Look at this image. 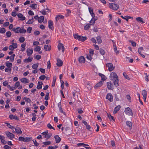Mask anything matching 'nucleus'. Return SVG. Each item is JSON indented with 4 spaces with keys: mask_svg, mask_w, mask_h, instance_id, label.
<instances>
[{
    "mask_svg": "<svg viewBox=\"0 0 149 149\" xmlns=\"http://www.w3.org/2000/svg\"><path fill=\"white\" fill-rule=\"evenodd\" d=\"M113 84H114L116 87H117L118 86V79H116L113 80Z\"/></svg>",
    "mask_w": 149,
    "mask_h": 149,
    "instance_id": "obj_32",
    "label": "nucleus"
},
{
    "mask_svg": "<svg viewBox=\"0 0 149 149\" xmlns=\"http://www.w3.org/2000/svg\"><path fill=\"white\" fill-rule=\"evenodd\" d=\"M99 76L101 77L102 80H103V81H104L106 79L107 77L104 74L101 73H99Z\"/></svg>",
    "mask_w": 149,
    "mask_h": 149,
    "instance_id": "obj_34",
    "label": "nucleus"
},
{
    "mask_svg": "<svg viewBox=\"0 0 149 149\" xmlns=\"http://www.w3.org/2000/svg\"><path fill=\"white\" fill-rule=\"evenodd\" d=\"M32 139V138L31 137H26L24 138V142H27L31 141Z\"/></svg>",
    "mask_w": 149,
    "mask_h": 149,
    "instance_id": "obj_38",
    "label": "nucleus"
},
{
    "mask_svg": "<svg viewBox=\"0 0 149 149\" xmlns=\"http://www.w3.org/2000/svg\"><path fill=\"white\" fill-rule=\"evenodd\" d=\"M17 17L20 18L19 20L21 21H23L25 19V17L21 13H19L17 15Z\"/></svg>",
    "mask_w": 149,
    "mask_h": 149,
    "instance_id": "obj_16",
    "label": "nucleus"
},
{
    "mask_svg": "<svg viewBox=\"0 0 149 149\" xmlns=\"http://www.w3.org/2000/svg\"><path fill=\"white\" fill-rule=\"evenodd\" d=\"M14 129H15V131L13 130L12 131L13 133H15L16 132L18 134H21L22 133V131L20 128L18 127L15 128Z\"/></svg>",
    "mask_w": 149,
    "mask_h": 149,
    "instance_id": "obj_10",
    "label": "nucleus"
},
{
    "mask_svg": "<svg viewBox=\"0 0 149 149\" xmlns=\"http://www.w3.org/2000/svg\"><path fill=\"white\" fill-rule=\"evenodd\" d=\"M107 88L109 90H112L113 89V85L111 82H108L107 83Z\"/></svg>",
    "mask_w": 149,
    "mask_h": 149,
    "instance_id": "obj_13",
    "label": "nucleus"
},
{
    "mask_svg": "<svg viewBox=\"0 0 149 149\" xmlns=\"http://www.w3.org/2000/svg\"><path fill=\"white\" fill-rule=\"evenodd\" d=\"M129 42H131L132 44V45L133 47H136V43L131 40H129Z\"/></svg>",
    "mask_w": 149,
    "mask_h": 149,
    "instance_id": "obj_57",
    "label": "nucleus"
},
{
    "mask_svg": "<svg viewBox=\"0 0 149 149\" xmlns=\"http://www.w3.org/2000/svg\"><path fill=\"white\" fill-rule=\"evenodd\" d=\"M6 65L7 68L12 69V64L11 63L7 62L6 63Z\"/></svg>",
    "mask_w": 149,
    "mask_h": 149,
    "instance_id": "obj_30",
    "label": "nucleus"
},
{
    "mask_svg": "<svg viewBox=\"0 0 149 149\" xmlns=\"http://www.w3.org/2000/svg\"><path fill=\"white\" fill-rule=\"evenodd\" d=\"M100 53L102 55H104L105 53V51L102 49H100Z\"/></svg>",
    "mask_w": 149,
    "mask_h": 149,
    "instance_id": "obj_50",
    "label": "nucleus"
},
{
    "mask_svg": "<svg viewBox=\"0 0 149 149\" xmlns=\"http://www.w3.org/2000/svg\"><path fill=\"white\" fill-rule=\"evenodd\" d=\"M123 75L125 78H126V79H127L128 80H130V78L128 76L127 74L125 72H123Z\"/></svg>",
    "mask_w": 149,
    "mask_h": 149,
    "instance_id": "obj_39",
    "label": "nucleus"
},
{
    "mask_svg": "<svg viewBox=\"0 0 149 149\" xmlns=\"http://www.w3.org/2000/svg\"><path fill=\"white\" fill-rule=\"evenodd\" d=\"M106 98L109 100L110 102H112L113 100V96L110 93L107 94L106 96Z\"/></svg>",
    "mask_w": 149,
    "mask_h": 149,
    "instance_id": "obj_8",
    "label": "nucleus"
},
{
    "mask_svg": "<svg viewBox=\"0 0 149 149\" xmlns=\"http://www.w3.org/2000/svg\"><path fill=\"white\" fill-rule=\"evenodd\" d=\"M113 46L114 52L116 53V54H118L119 53V52L117 50V47L115 44H113Z\"/></svg>",
    "mask_w": 149,
    "mask_h": 149,
    "instance_id": "obj_35",
    "label": "nucleus"
},
{
    "mask_svg": "<svg viewBox=\"0 0 149 149\" xmlns=\"http://www.w3.org/2000/svg\"><path fill=\"white\" fill-rule=\"evenodd\" d=\"M64 17L61 15H57L55 17L56 21V22H57L58 20H59V19H64Z\"/></svg>",
    "mask_w": 149,
    "mask_h": 149,
    "instance_id": "obj_12",
    "label": "nucleus"
},
{
    "mask_svg": "<svg viewBox=\"0 0 149 149\" xmlns=\"http://www.w3.org/2000/svg\"><path fill=\"white\" fill-rule=\"evenodd\" d=\"M12 31H14L15 33H24L26 31L24 29H21L19 27H18L16 28H14L12 29Z\"/></svg>",
    "mask_w": 149,
    "mask_h": 149,
    "instance_id": "obj_1",
    "label": "nucleus"
},
{
    "mask_svg": "<svg viewBox=\"0 0 149 149\" xmlns=\"http://www.w3.org/2000/svg\"><path fill=\"white\" fill-rule=\"evenodd\" d=\"M11 35V33L10 31L6 32V36L7 37H10Z\"/></svg>",
    "mask_w": 149,
    "mask_h": 149,
    "instance_id": "obj_46",
    "label": "nucleus"
},
{
    "mask_svg": "<svg viewBox=\"0 0 149 149\" xmlns=\"http://www.w3.org/2000/svg\"><path fill=\"white\" fill-rule=\"evenodd\" d=\"M58 47L59 50H60L61 49H62V52H64L65 48L62 44L59 43L58 45Z\"/></svg>",
    "mask_w": 149,
    "mask_h": 149,
    "instance_id": "obj_15",
    "label": "nucleus"
},
{
    "mask_svg": "<svg viewBox=\"0 0 149 149\" xmlns=\"http://www.w3.org/2000/svg\"><path fill=\"white\" fill-rule=\"evenodd\" d=\"M63 64V61L60 59L57 60V62L56 63L57 65L58 66H61Z\"/></svg>",
    "mask_w": 149,
    "mask_h": 149,
    "instance_id": "obj_20",
    "label": "nucleus"
},
{
    "mask_svg": "<svg viewBox=\"0 0 149 149\" xmlns=\"http://www.w3.org/2000/svg\"><path fill=\"white\" fill-rule=\"evenodd\" d=\"M17 47V45L16 43H12V45L9 46V49L13 51L15 49H16Z\"/></svg>",
    "mask_w": 149,
    "mask_h": 149,
    "instance_id": "obj_6",
    "label": "nucleus"
},
{
    "mask_svg": "<svg viewBox=\"0 0 149 149\" xmlns=\"http://www.w3.org/2000/svg\"><path fill=\"white\" fill-rule=\"evenodd\" d=\"M24 40L25 39L24 37H20L19 39V41L21 42H23Z\"/></svg>",
    "mask_w": 149,
    "mask_h": 149,
    "instance_id": "obj_52",
    "label": "nucleus"
},
{
    "mask_svg": "<svg viewBox=\"0 0 149 149\" xmlns=\"http://www.w3.org/2000/svg\"><path fill=\"white\" fill-rule=\"evenodd\" d=\"M20 81L24 84H26L29 82V80L26 78H22L20 79Z\"/></svg>",
    "mask_w": 149,
    "mask_h": 149,
    "instance_id": "obj_18",
    "label": "nucleus"
},
{
    "mask_svg": "<svg viewBox=\"0 0 149 149\" xmlns=\"http://www.w3.org/2000/svg\"><path fill=\"white\" fill-rule=\"evenodd\" d=\"M6 135L10 139H12L15 137V135L9 132H7Z\"/></svg>",
    "mask_w": 149,
    "mask_h": 149,
    "instance_id": "obj_11",
    "label": "nucleus"
},
{
    "mask_svg": "<svg viewBox=\"0 0 149 149\" xmlns=\"http://www.w3.org/2000/svg\"><path fill=\"white\" fill-rule=\"evenodd\" d=\"M43 84L42 82L41 81L38 82V85L37 86V89H41L42 88V85Z\"/></svg>",
    "mask_w": 149,
    "mask_h": 149,
    "instance_id": "obj_19",
    "label": "nucleus"
},
{
    "mask_svg": "<svg viewBox=\"0 0 149 149\" xmlns=\"http://www.w3.org/2000/svg\"><path fill=\"white\" fill-rule=\"evenodd\" d=\"M102 85V81H100L99 83H97L95 86L94 88L95 89H97L98 88L101 86Z\"/></svg>",
    "mask_w": 149,
    "mask_h": 149,
    "instance_id": "obj_21",
    "label": "nucleus"
},
{
    "mask_svg": "<svg viewBox=\"0 0 149 149\" xmlns=\"http://www.w3.org/2000/svg\"><path fill=\"white\" fill-rule=\"evenodd\" d=\"M96 38L98 43H101L102 42V40L100 36H97Z\"/></svg>",
    "mask_w": 149,
    "mask_h": 149,
    "instance_id": "obj_36",
    "label": "nucleus"
},
{
    "mask_svg": "<svg viewBox=\"0 0 149 149\" xmlns=\"http://www.w3.org/2000/svg\"><path fill=\"white\" fill-rule=\"evenodd\" d=\"M106 66L108 67L110 71H112L114 68V67H113V64L111 63H107L106 64Z\"/></svg>",
    "mask_w": 149,
    "mask_h": 149,
    "instance_id": "obj_7",
    "label": "nucleus"
},
{
    "mask_svg": "<svg viewBox=\"0 0 149 149\" xmlns=\"http://www.w3.org/2000/svg\"><path fill=\"white\" fill-rule=\"evenodd\" d=\"M46 76L44 75H41L39 77V79L42 80H44Z\"/></svg>",
    "mask_w": 149,
    "mask_h": 149,
    "instance_id": "obj_61",
    "label": "nucleus"
},
{
    "mask_svg": "<svg viewBox=\"0 0 149 149\" xmlns=\"http://www.w3.org/2000/svg\"><path fill=\"white\" fill-rule=\"evenodd\" d=\"M52 135V134L51 133H47L45 138H46L47 139H49L51 137Z\"/></svg>",
    "mask_w": 149,
    "mask_h": 149,
    "instance_id": "obj_48",
    "label": "nucleus"
},
{
    "mask_svg": "<svg viewBox=\"0 0 149 149\" xmlns=\"http://www.w3.org/2000/svg\"><path fill=\"white\" fill-rule=\"evenodd\" d=\"M44 49L46 51H49L51 49V47L48 45H45L44 46Z\"/></svg>",
    "mask_w": 149,
    "mask_h": 149,
    "instance_id": "obj_33",
    "label": "nucleus"
},
{
    "mask_svg": "<svg viewBox=\"0 0 149 149\" xmlns=\"http://www.w3.org/2000/svg\"><path fill=\"white\" fill-rule=\"evenodd\" d=\"M61 148L65 149H68L69 147L67 145L65 144H62L61 146Z\"/></svg>",
    "mask_w": 149,
    "mask_h": 149,
    "instance_id": "obj_40",
    "label": "nucleus"
},
{
    "mask_svg": "<svg viewBox=\"0 0 149 149\" xmlns=\"http://www.w3.org/2000/svg\"><path fill=\"white\" fill-rule=\"evenodd\" d=\"M143 50V48L142 47H139L138 49V52L139 54H140L141 53V52Z\"/></svg>",
    "mask_w": 149,
    "mask_h": 149,
    "instance_id": "obj_58",
    "label": "nucleus"
},
{
    "mask_svg": "<svg viewBox=\"0 0 149 149\" xmlns=\"http://www.w3.org/2000/svg\"><path fill=\"white\" fill-rule=\"evenodd\" d=\"M9 118L10 119H13L16 120H19L18 118L16 116H14L13 115H9Z\"/></svg>",
    "mask_w": 149,
    "mask_h": 149,
    "instance_id": "obj_23",
    "label": "nucleus"
},
{
    "mask_svg": "<svg viewBox=\"0 0 149 149\" xmlns=\"http://www.w3.org/2000/svg\"><path fill=\"white\" fill-rule=\"evenodd\" d=\"M127 125L130 128V129H132V123L130 121H127L126 123Z\"/></svg>",
    "mask_w": 149,
    "mask_h": 149,
    "instance_id": "obj_31",
    "label": "nucleus"
},
{
    "mask_svg": "<svg viewBox=\"0 0 149 149\" xmlns=\"http://www.w3.org/2000/svg\"><path fill=\"white\" fill-rule=\"evenodd\" d=\"M34 21L33 19V18H32L31 19H29V21L27 22L26 24H31L33 23Z\"/></svg>",
    "mask_w": 149,
    "mask_h": 149,
    "instance_id": "obj_37",
    "label": "nucleus"
},
{
    "mask_svg": "<svg viewBox=\"0 0 149 149\" xmlns=\"http://www.w3.org/2000/svg\"><path fill=\"white\" fill-rule=\"evenodd\" d=\"M54 138L55 139L56 142V143H59L61 141V138L58 135H56L54 136Z\"/></svg>",
    "mask_w": 149,
    "mask_h": 149,
    "instance_id": "obj_25",
    "label": "nucleus"
},
{
    "mask_svg": "<svg viewBox=\"0 0 149 149\" xmlns=\"http://www.w3.org/2000/svg\"><path fill=\"white\" fill-rule=\"evenodd\" d=\"M38 63L34 64L32 66V68L33 69H36L38 66Z\"/></svg>",
    "mask_w": 149,
    "mask_h": 149,
    "instance_id": "obj_44",
    "label": "nucleus"
},
{
    "mask_svg": "<svg viewBox=\"0 0 149 149\" xmlns=\"http://www.w3.org/2000/svg\"><path fill=\"white\" fill-rule=\"evenodd\" d=\"M24 138L23 137H22V136H20L19 138V140L20 141H23L24 142Z\"/></svg>",
    "mask_w": 149,
    "mask_h": 149,
    "instance_id": "obj_64",
    "label": "nucleus"
},
{
    "mask_svg": "<svg viewBox=\"0 0 149 149\" xmlns=\"http://www.w3.org/2000/svg\"><path fill=\"white\" fill-rule=\"evenodd\" d=\"M41 50V47L39 46L36 47L34 48V50L36 52H39Z\"/></svg>",
    "mask_w": 149,
    "mask_h": 149,
    "instance_id": "obj_42",
    "label": "nucleus"
},
{
    "mask_svg": "<svg viewBox=\"0 0 149 149\" xmlns=\"http://www.w3.org/2000/svg\"><path fill=\"white\" fill-rule=\"evenodd\" d=\"M109 6L111 9L114 10H117L119 8L118 5L114 3H109Z\"/></svg>",
    "mask_w": 149,
    "mask_h": 149,
    "instance_id": "obj_3",
    "label": "nucleus"
},
{
    "mask_svg": "<svg viewBox=\"0 0 149 149\" xmlns=\"http://www.w3.org/2000/svg\"><path fill=\"white\" fill-rule=\"evenodd\" d=\"M20 86V82L19 81L17 82L15 85V88H16Z\"/></svg>",
    "mask_w": 149,
    "mask_h": 149,
    "instance_id": "obj_54",
    "label": "nucleus"
},
{
    "mask_svg": "<svg viewBox=\"0 0 149 149\" xmlns=\"http://www.w3.org/2000/svg\"><path fill=\"white\" fill-rule=\"evenodd\" d=\"M110 79L111 80L116 79L118 78V77L117 74L115 72H112L110 76Z\"/></svg>",
    "mask_w": 149,
    "mask_h": 149,
    "instance_id": "obj_5",
    "label": "nucleus"
},
{
    "mask_svg": "<svg viewBox=\"0 0 149 149\" xmlns=\"http://www.w3.org/2000/svg\"><path fill=\"white\" fill-rule=\"evenodd\" d=\"M125 114L129 116H131L132 117L133 116V113L132 109L129 107H127L125 108Z\"/></svg>",
    "mask_w": 149,
    "mask_h": 149,
    "instance_id": "obj_4",
    "label": "nucleus"
},
{
    "mask_svg": "<svg viewBox=\"0 0 149 149\" xmlns=\"http://www.w3.org/2000/svg\"><path fill=\"white\" fill-rule=\"evenodd\" d=\"M142 94L143 96V98H146L147 93L145 90H143L142 91Z\"/></svg>",
    "mask_w": 149,
    "mask_h": 149,
    "instance_id": "obj_27",
    "label": "nucleus"
},
{
    "mask_svg": "<svg viewBox=\"0 0 149 149\" xmlns=\"http://www.w3.org/2000/svg\"><path fill=\"white\" fill-rule=\"evenodd\" d=\"M5 137L3 136V138H2V139H1V142L3 144H5L6 143V141L4 140Z\"/></svg>",
    "mask_w": 149,
    "mask_h": 149,
    "instance_id": "obj_60",
    "label": "nucleus"
},
{
    "mask_svg": "<svg viewBox=\"0 0 149 149\" xmlns=\"http://www.w3.org/2000/svg\"><path fill=\"white\" fill-rule=\"evenodd\" d=\"M15 56V54H13L10 56V59L11 61L12 62L14 61V58Z\"/></svg>",
    "mask_w": 149,
    "mask_h": 149,
    "instance_id": "obj_51",
    "label": "nucleus"
},
{
    "mask_svg": "<svg viewBox=\"0 0 149 149\" xmlns=\"http://www.w3.org/2000/svg\"><path fill=\"white\" fill-rule=\"evenodd\" d=\"M47 127L50 129H53L54 130H55L54 128L53 127L50 123H48L47 124Z\"/></svg>",
    "mask_w": 149,
    "mask_h": 149,
    "instance_id": "obj_59",
    "label": "nucleus"
},
{
    "mask_svg": "<svg viewBox=\"0 0 149 149\" xmlns=\"http://www.w3.org/2000/svg\"><path fill=\"white\" fill-rule=\"evenodd\" d=\"M6 32L5 29L4 28H2L0 29V33H4Z\"/></svg>",
    "mask_w": 149,
    "mask_h": 149,
    "instance_id": "obj_47",
    "label": "nucleus"
},
{
    "mask_svg": "<svg viewBox=\"0 0 149 149\" xmlns=\"http://www.w3.org/2000/svg\"><path fill=\"white\" fill-rule=\"evenodd\" d=\"M51 142L50 141L43 142V144L45 145H49L51 144Z\"/></svg>",
    "mask_w": 149,
    "mask_h": 149,
    "instance_id": "obj_53",
    "label": "nucleus"
},
{
    "mask_svg": "<svg viewBox=\"0 0 149 149\" xmlns=\"http://www.w3.org/2000/svg\"><path fill=\"white\" fill-rule=\"evenodd\" d=\"M108 116L109 117V119L110 120H113L115 121V119L113 118V117L111 116V115L109 114L108 113L107 114Z\"/></svg>",
    "mask_w": 149,
    "mask_h": 149,
    "instance_id": "obj_41",
    "label": "nucleus"
},
{
    "mask_svg": "<svg viewBox=\"0 0 149 149\" xmlns=\"http://www.w3.org/2000/svg\"><path fill=\"white\" fill-rule=\"evenodd\" d=\"M90 25L89 24H87L84 27V29L86 30H88L90 27Z\"/></svg>",
    "mask_w": 149,
    "mask_h": 149,
    "instance_id": "obj_45",
    "label": "nucleus"
},
{
    "mask_svg": "<svg viewBox=\"0 0 149 149\" xmlns=\"http://www.w3.org/2000/svg\"><path fill=\"white\" fill-rule=\"evenodd\" d=\"M11 69H12L8 68H5V71L6 72H10L11 71Z\"/></svg>",
    "mask_w": 149,
    "mask_h": 149,
    "instance_id": "obj_56",
    "label": "nucleus"
},
{
    "mask_svg": "<svg viewBox=\"0 0 149 149\" xmlns=\"http://www.w3.org/2000/svg\"><path fill=\"white\" fill-rule=\"evenodd\" d=\"M48 26L50 29L53 30L54 29L53 22L51 20H49L48 21Z\"/></svg>",
    "mask_w": 149,
    "mask_h": 149,
    "instance_id": "obj_9",
    "label": "nucleus"
},
{
    "mask_svg": "<svg viewBox=\"0 0 149 149\" xmlns=\"http://www.w3.org/2000/svg\"><path fill=\"white\" fill-rule=\"evenodd\" d=\"M44 17L42 16L38 17V21L39 23H41L43 22L44 20Z\"/></svg>",
    "mask_w": 149,
    "mask_h": 149,
    "instance_id": "obj_28",
    "label": "nucleus"
},
{
    "mask_svg": "<svg viewBox=\"0 0 149 149\" xmlns=\"http://www.w3.org/2000/svg\"><path fill=\"white\" fill-rule=\"evenodd\" d=\"M12 16L13 17H15L17 15V13L15 11H13L11 14Z\"/></svg>",
    "mask_w": 149,
    "mask_h": 149,
    "instance_id": "obj_49",
    "label": "nucleus"
},
{
    "mask_svg": "<svg viewBox=\"0 0 149 149\" xmlns=\"http://www.w3.org/2000/svg\"><path fill=\"white\" fill-rule=\"evenodd\" d=\"M88 9L89 12L90 13L92 17H94L95 14L93 13V9L89 7L88 8Z\"/></svg>",
    "mask_w": 149,
    "mask_h": 149,
    "instance_id": "obj_29",
    "label": "nucleus"
},
{
    "mask_svg": "<svg viewBox=\"0 0 149 149\" xmlns=\"http://www.w3.org/2000/svg\"><path fill=\"white\" fill-rule=\"evenodd\" d=\"M37 5L36 4H32L30 6V7H31L32 8H34L35 9L37 7Z\"/></svg>",
    "mask_w": 149,
    "mask_h": 149,
    "instance_id": "obj_62",
    "label": "nucleus"
},
{
    "mask_svg": "<svg viewBox=\"0 0 149 149\" xmlns=\"http://www.w3.org/2000/svg\"><path fill=\"white\" fill-rule=\"evenodd\" d=\"M136 20L138 22L143 23L145 22L143 20V19L141 17H139L136 19Z\"/></svg>",
    "mask_w": 149,
    "mask_h": 149,
    "instance_id": "obj_26",
    "label": "nucleus"
},
{
    "mask_svg": "<svg viewBox=\"0 0 149 149\" xmlns=\"http://www.w3.org/2000/svg\"><path fill=\"white\" fill-rule=\"evenodd\" d=\"M144 74L146 75V76L145 77V80L146 81L148 82L149 81L148 76H149V75H147V73H144Z\"/></svg>",
    "mask_w": 149,
    "mask_h": 149,
    "instance_id": "obj_55",
    "label": "nucleus"
},
{
    "mask_svg": "<svg viewBox=\"0 0 149 149\" xmlns=\"http://www.w3.org/2000/svg\"><path fill=\"white\" fill-rule=\"evenodd\" d=\"M32 29V28L31 27H29L27 29V32L30 33H31V30Z\"/></svg>",
    "mask_w": 149,
    "mask_h": 149,
    "instance_id": "obj_63",
    "label": "nucleus"
},
{
    "mask_svg": "<svg viewBox=\"0 0 149 149\" xmlns=\"http://www.w3.org/2000/svg\"><path fill=\"white\" fill-rule=\"evenodd\" d=\"M27 55L28 56H31L33 53V49L28 48L26 49Z\"/></svg>",
    "mask_w": 149,
    "mask_h": 149,
    "instance_id": "obj_14",
    "label": "nucleus"
},
{
    "mask_svg": "<svg viewBox=\"0 0 149 149\" xmlns=\"http://www.w3.org/2000/svg\"><path fill=\"white\" fill-rule=\"evenodd\" d=\"M74 36L75 39H77L79 40L84 42L87 39V38L86 36H79L77 34H74Z\"/></svg>",
    "mask_w": 149,
    "mask_h": 149,
    "instance_id": "obj_2",
    "label": "nucleus"
},
{
    "mask_svg": "<svg viewBox=\"0 0 149 149\" xmlns=\"http://www.w3.org/2000/svg\"><path fill=\"white\" fill-rule=\"evenodd\" d=\"M120 108V105H118L115 107L114 109V110L113 111V113L114 114L116 113L118 111Z\"/></svg>",
    "mask_w": 149,
    "mask_h": 149,
    "instance_id": "obj_24",
    "label": "nucleus"
},
{
    "mask_svg": "<svg viewBox=\"0 0 149 149\" xmlns=\"http://www.w3.org/2000/svg\"><path fill=\"white\" fill-rule=\"evenodd\" d=\"M6 124H7V126L9 127V128L12 129V130H14L15 129V127L13 126H11L10 125V124H9L8 123H6Z\"/></svg>",
    "mask_w": 149,
    "mask_h": 149,
    "instance_id": "obj_43",
    "label": "nucleus"
},
{
    "mask_svg": "<svg viewBox=\"0 0 149 149\" xmlns=\"http://www.w3.org/2000/svg\"><path fill=\"white\" fill-rule=\"evenodd\" d=\"M79 62L81 63H84L85 61V58L83 56H81L79 58Z\"/></svg>",
    "mask_w": 149,
    "mask_h": 149,
    "instance_id": "obj_17",
    "label": "nucleus"
},
{
    "mask_svg": "<svg viewBox=\"0 0 149 149\" xmlns=\"http://www.w3.org/2000/svg\"><path fill=\"white\" fill-rule=\"evenodd\" d=\"M33 59V58L32 57H29L28 58L24 60V62L28 63L31 62Z\"/></svg>",
    "mask_w": 149,
    "mask_h": 149,
    "instance_id": "obj_22",
    "label": "nucleus"
}]
</instances>
